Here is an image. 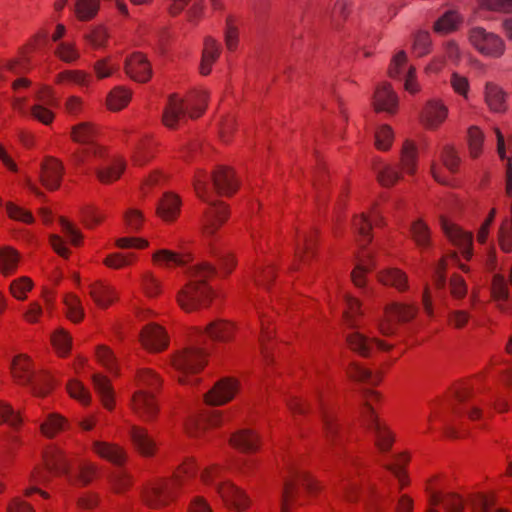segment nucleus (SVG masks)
Masks as SVG:
<instances>
[{"label":"nucleus","mask_w":512,"mask_h":512,"mask_svg":"<svg viewBox=\"0 0 512 512\" xmlns=\"http://www.w3.org/2000/svg\"><path fill=\"white\" fill-rule=\"evenodd\" d=\"M196 472L195 461L187 459L176 469L172 478L157 480L145 490V503L150 507L159 508L174 501L179 491H192L191 484Z\"/></svg>","instance_id":"obj_1"},{"label":"nucleus","mask_w":512,"mask_h":512,"mask_svg":"<svg viewBox=\"0 0 512 512\" xmlns=\"http://www.w3.org/2000/svg\"><path fill=\"white\" fill-rule=\"evenodd\" d=\"M216 273L215 267L207 262L190 266L187 270L189 282L177 293V303L186 312L207 307L212 301V289L208 284Z\"/></svg>","instance_id":"obj_2"},{"label":"nucleus","mask_w":512,"mask_h":512,"mask_svg":"<svg viewBox=\"0 0 512 512\" xmlns=\"http://www.w3.org/2000/svg\"><path fill=\"white\" fill-rule=\"evenodd\" d=\"M207 99L205 90H194L185 99L177 94L170 95L162 115L163 124L169 129H176L187 116L192 119L200 117L206 108Z\"/></svg>","instance_id":"obj_3"},{"label":"nucleus","mask_w":512,"mask_h":512,"mask_svg":"<svg viewBox=\"0 0 512 512\" xmlns=\"http://www.w3.org/2000/svg\"><path fill=\"white\" fill-rule=\"evenodd\" d=\"M337 495L347 503H356L359 499L363 502L364 512H383L387 507V501L383 494L373 486L362 487V483L356 479L352 471L346 472L337 488Z\"/></svg>","instance_id":"obj_4"},{"label":"nucleus","mask_w":512,"mask_h":512,"mask_svg":"<svg viewBox=\"0 0 512 512\" xmlns=\"http://www.w3.org/2000/svg\"><path fill=\"white\" fill-rule=\"evenodd\" d=\"M224 466L213 464L206 467L200 474L201 482L206 486H214L224 503L239 512L245 511L250 506L247 494L229 480H223Z\"/></svg>","instance_id":"obj_5"},{"label":"nucleus","mask_w":512,"mask_h":512,"mask_svg":"<svg viewBox=\"0 0 512 512\" xmlns=\"http://www.w3.org/2000/svg\"><path fill=\"white\" fill-rule=\"evenodd\" d=\"M303 491L314 496L320 491V486L308 472L300 467L290 466L284 482L281 512H290L294 505H304L306 501L302 496Z\"/></svg>","instance_id":"obj_6"},{"label":"nucleus","mask_w":512,"mask_h":512,"mask_svg":"<svg viewBox=\"0 0 512 512\" xmlns=\"http://www.w3.org/2000/svg\"><path fill=\"white\" fill-rule=\"evenodd\" d=\"M364 405L361 409V418L366 427L374 436L375 446L380 452H388L395 440L394 433L387 424L381 421L373 407V404L379 402L381 395L373 390H365L363 393Z\"/></svg>","instance_id":"obj_7"},{"label":"nucleus","mask_w":512,"mask_h":512,"mask_svg":"<svg viewBox=\"0 0 512 512\" xmlns=\"http://www.w3.org/2000/svg\"><path fill=\"white\" fill-rule=\"evenodd\" d=\"M96 135V128L90 122H82L72 127V140L82 145L71 156L75 166L84 165L92 158L103 156L104 149L95 142Z\"/></svg>","instance_id":"obj_8"},{"label":"nucleus","mask_w":512,"mask_h":512,"mask_svg":"<svg viewBox=\"0 0 512 512\" xmlns=\"http://www.w3.org/2000/svg\"><path fill=\"white\" fill-rule=\"evenodd\" d=\"M207 363V353L204 348L189 346L175 353L171 365L179 373L178 380L186 384V375L199 373Z\"/></svg>","instance_id":"obj_9"},{"label":"nucleus","mask_w":512,"mask_h":512,"mask_svg":"<svg viewBox=\"0 0 512 512\" xmlns=\"http://www.w3.org/2000/svg\"><path fill=\"white\" fill-rule=\"evenodd\" d=\"M417 314V308L412 305L392 303L385 308L384 318L378 322L379 332L391 336L397 330V323L412 320Z\"/></svg>","instance_id":"obj_10"},{"label":"nucleus","mask_w":512,"mask_h":512,"mask_svg":"<svg viewBox=\"0 0 512 512\" xmlns=\"http://www.w3.org/2000/svg\"><path fill=\"white\" fill-rule=\"evenodd\" d=\"M315 405L322 417L323 430L327 444L331 448L340 445L343 438L341 428L334 411L326 406L324 393L319 389L315 392Z\"/></svg>","instance_id":"obj_11"},{"label":"nucleus","mask_w":512,"mask_h":512,"mask_svg":"<svg viewBox=\"0 0 512 512\" xmlns=\"http://www.w3.org/2000/svg\"><path fill=\"white\" fill-rule=\"evenodd\" d=\"M234 332L235 327L232 323L225 320H216L208 324L204 331L198 327L192 328L189 338L192 344L202 343V339L206 336L214 341L228 342L233 338Z\"/></svg>","instance_id":"obj_12"},{"label":"nucleus","mask_w":512,"mask_h":512,"mask_svg":"<svg viewBox=\"0 0 512 512\" xmlns=\"http://www.w3.org/2000/svg\"><path fill=\"white\" fill-rule=\"evenodd\" d=\"M470 43L482 54L499 57L504 52L502 39L481 27L472 28L469 32Z\"/></svg>","instance_id":"obj_13"},{"label":"nucleus","mask_w":512,"mask_h":512,"mask_svg":"<svg viewBox=\"0 0 512 512\" xmlns=\"http://www.w3.org/2000/svg\"><path fill=\"white\" fill-rule=\"evenodd\" d=\"M435 479L430 480L427 485L429 493L430 508L427 512H462L464 508L463 499L454 493L441 494L433 487Z\"/></svg>","instance_id":"obj_14"},{"label":"nucleus","mask_w":512,"mask_h":512,"mask_svg":"<svg viewBox=\"0 0 512 512\" xmlns=\"http://www.w3.org/2000/svg\"><path fill=\"white\" fill-rule=\"evenodd\" d=\"M317 231L315 229L297 232L294 270H299L302 265L309 263L315 255Z\"/></svg>","instance_id":"obj_15"},{"label":"nucleus","mask_w":512,"mask_h":512,"mask_svg":"<svg viewBox=\"0 0 512 512\" xmlns=\"http://www.w3.org/2000/svg\"><path fill=\"white\" fill-rule=\"evenodd\" d=\"M346 340L349 348L362 357H370L376 350L388 351L392 348V345L385 341L369 338L360 332L348 334Z\"/></svg>","instance_id":"obj_16"},{"label":"nucleus","mask_w":512,"mask_h":512,"mask_svg":"<svg viewBox=\"0 0 512 512\" xmlns=\"http://www.w3.org/2000/svg\"><path fill=\"white\" fill-rule=\"evenodd\" d=\"M441 228L446 237L462 251L463 257L470 260L472 252L473 235L471 232L462 230L459 226L451 223L445 217L440 218Z\"/></svg>","instance_id":"obj_17"},{"label":"nucleus","mask_w":512,"mask_h":512,"mask_svg":"<svg viewBox=\"0 0 512 512\" xmlns=\"http://www.w3.org/2000/svg\"><path fill=\"white\" fill-rule=\"evenodd\" d=\"M238 391V383L231 378H223L205 394L208 405L220 406L231 401Z\"/></svg>","instance_id":"obj_18"},{"label":"nucleus","mask_w":512,"mask_h":512,"mask_svg":"<svg viewBox=\"0 0 512 512\" xmlns=\"http://www.w3.org/2000/svg\"><path fill=\"white\" fill-rule=\"evenodd\" d=\"M35 99L39 103H34V119H37L45 125L51 124L54 119L52 108L56 106V99L53 96L51 88L42 85L37 90V95L34 96V100Z\"/></svg>","instance_id":"obj_19"},{"label":"nucleus","mask_w":512,"mask_h":512,"mask_svg":"<svg viewBox=\"0 0 512 512\" xmlns=\"http://www.w3.org/2000/svg\"><path fill=\"white\" fill-rule=\"evenodd\" d=\"M453 395L457 402V404H454L452 407V413L454 415H460L465 412L471 420L481 418L482 410L477 405L469 403L472 396V389L467 384L457 385L454 388Z\"/></svg>","instance_id":"obj_20"},{"label":"nucleus","mask_w":512,"mask_h":512,"mask_svg":"<svg viewBox=\"0 0 512 512\" xmlns=\"http://www.w3.org/2000/svg\"><path fill=\"white\" fill-rule=\"evenodd\" d=\"M134 413L144 421H152L156 418L159 407L153 393L137 390L131 401Z\"/></svg>","instance_id":"obj_21"},{"label":"nucleus","mask_w":512,"mask_h":512,"mask_svg":"<svg viewBox=\"0 0 512 512\" xmlns=\"http://www.w3.org/2000/svg\"><path fill=\"white\" fill-rule=\"evenodd\" d=\"M141 344L148 350L159 352L167 348L169 339L164 328L155 323L144 326L140 333Z\"/></svg>","instance_id":"obj_22"},{"label":"nucleus","mask_w":512,"mask_h":512,"mask_svg":"<svg viewBox=\"0 0 512 512\" xmlns=\"http://www.w3.org/2000/svg\"><path fill=\"white\" fill-rule=\"evenodd\" d=\"M126 74L139 83H146L152 77L151 64L140 52L133 53L125 61Z\"/></svg>","instance_id":"obj_23"},{"label":"nucleus","mask_w":512,"mask_h":512,"mask_svg":"<svg viewBox=\"0 0 512 512\" xmlns=\"http://www.w3.org/2000/svg\"><path fill=\"white\" fill-rule=\"evenodd\" d=\"M64 174L62 162L54 157H47L41 164L40 181L42 185L51 191L60 187Z\"/></svg>","instance_id":"obj_24"},{"label":"nucleus","mask_w":512,"mask_h":512,"mask_svg":"<svg viewBox=\"0 0 512 512\" xmlns=\"http://www.w3.org/2000/svg\"><path fill=\"white\" fill-rule=\"evenodd\" d=\"M383 224V218L377 208V206H374L369 216L365 214H361L360 216H356L353 220V227L358 232L361 239L359 240L360 246L364 248L366 245H368L371 240L372 236L370 234V231L372 229V226H379Z\"/></svg>","instance_id":"obj_25"},{"label":"nucleus","mask_w":512,"mask_h":512,"mask_svg":"<svg viewBox=\"0 0 512 512\" xmlns=\"http://www.w3.org/2000/svg\"><path fill=\"white\" fill-rule=\"evenodd\" d=\"M228 206L221 201L211 202L203 217V230L213 235L228 219Z\"/></svg>","instance_id":"obj_26"},{"label":"nucleus","mask_w":512,"mask_h":512,"mask_svg":"<svg viewBox=\"0 0 512 512\" xmlns=\"http://www.w3.org/2000/svg\"><path fill=\"white\" fill-rule=\"evenodd\" d=\"M129 435L134 449L140 455L143 457H153L156 454L157 444L145 428L132 425Z\"/></svg>","instance_id":"obj_27"},{"label":"nucleus","mask_w":512,"mask_h":512,"mask_svg":"<svg viewBox=\"0 0 512 512\" xmlns=\"http://www.w3.org/2000/svg\"><path fill=\"white\" fill-rule=\"evenodd\" d=\"M229 444L243 453H255L260 448V438L255 431L243 428L231 434Z\"/></svg>","instance_id":"obj_28"},{"label":"nucleus","mask_w":512,"mask_h":512,"mask_svg":"<svg viewBox=\"0 0 512 512\" xmlns=\"http://www.w3.org/2000/svg\"><path fill=\"white\" fill-rule=\"evenodd\" d=\"M373 105L376 112H386L393 114L398 107V97L388 83H384L377 87L374 97Z\"/></svg>","instance_id":"obj_29"},{"label":"nucleus","mask_w":512,"mask_h":512,"mask_svg":"<svg viewBox=\"0 0 512 512\" xmlns=\"http://www.w3.org/2000/svg\"><path fill=\"white\" fill-rule=\"evenodd\" d=\"M213 186L218 195L231 196L238 189V182L235 179L234 171L226 167H218L213 175Z\"/></svg>","instance_id":"obj_30"},{"label":"nucleus","mask_w":512,"mask_h":512,"mask_svg":"<svg viewBox=\"0 0 512 512\" xmlns=\"http://www.w3.org/2000/svg\"><path fill=\"white\" fill-rule=\"evenodd\" d=\"M10 373L17 385H28L32 379V362L27 354L16 355L10 365Z\"/></svg>","instance_id":"obj_31"},{"label":"nucleus","mask_w":512,"mask_h":512,"mask_svg":"<svg viewBox=\"0 0 512 512\" xmlns=\"http://www.w3.org/2000/svg\"><path fill=\"white\" fill-rule=\"evenodd\" d=\"M448 109L440 101H429L421 116L422 123L429 129L438 128L447 118Z\"/></svg>","instance_id":"obj_32"},{"label":"nucleus","mask_w":512,"mask_h":512,"mask_svg":"<svg viewBox=\"0 0 512 512\" xmlns=\"http://www.w3.org/2000/svg\"><path fill=\"white\" fill-rule=\"evenodd\" d=\"M92 451L115 465H122L126 461V452L116 444L96 440L92 443Z\"/></svg>","instance_id":"obj_33"},{"label":"nucleus","mask_w":512,"mask_h":512,"mask_svg":"<svg viewBox=\"0 0 512 512\" xmlns=\"http://www.w3.org/2000/svg\"><path fill=\"white\" fill-rule=\"evenodd\" d=\"M43 460L47 469L56 474H67L69 471L68 461L58 447H47L43 454Z\"/></svg>","instance_id":"obj_34"},{"label":"nucleus","mask_w":512,"mask_h":512,"mask_svg":"<svg viewBox=\"0 0 512 512\" xmlns=\"http://www.w3.org/2000/svg\"><path fill=\"white\" fill-rule=\"evenodd\" d=\"M448 260L455 263L464 273H469L470 271L469 266L460 262L459 256L456 252H452L446 257H443L439 261L433 277V284L437 290L444 289L446 285V269Z\"/></svg>","instance_id":"obj_35"},{"label":"nucleus","mask_w":512,"mask_h":512,"mask_svg":"<svg viewBox=\"0 0 512 512\" xmlns=\"http://www.w3.org/2000/svg\"><path fill=\"white\" fill-rule=\"evenodd\" d=\"M89 294L96 305L101 308H107L117 299L115 289L100 281L90 286Z\"/></svg>","instance_id":"obj_36"},{"label":"nucleus","mask_w":512,"mask_h":512,"mask_svg":"<svg viewBox=\"0 0 512 512\" xmlns=\"http://www.w3.org/2000/svg\"><path fill=\"white\" fill-rule=\"evenodd\" d=\"M181 200L173 193H165L157 207L158 215L165 221H173L180 213Z\"/></svg>","instance_id":"obj_37"},{"label":"nucleus","mask_w":512,"mask_h":512,"mask_svg":"<svg viewBox=\"0 0 512 512\" xmlns=\"http://www.w3.org/2000/svg\"><path fill=\"white\" fill-rule=\"evenodd\" d=\"M373 256L370 252L362 251L358 256V262L351 273V279L356 287L362 288L366 283V274L374 268Z\"/></svg>","instance_id":"obj_38"},{"label":"nucleus","mask_w":512,"mask_h":512,"mask_svg":"<svg viewBox=\"0 0 512 512\" xmlns=\"http://www.w3.org/2000/svg\"><path fill=\"white\" fill-rule=\"evenodd\" d=\"M220 44L212 37H206L204 40V48L202 52V60L200 64V73L208 75L211 72L212 65L216 62L220 55Z\"/></svg>","instance_id":"obj_39"},{"label":"nucleus","mask_w":512,"mask_h":512,"mask_svg":"<svg viewBox=\"0 0 512 512\" xmlns=\"http://www.w3.org/2000/svg\"><path fill=\"white\" fill-rule=\"evenodd\" d=\"M125 167V160L122 158H115L110 164L96 170L97 179L102 184H111L121 177Z\"/></svg>","instance_id":"obj_40"},{"label":"nucleus","mask_w":512,"mask_h":512,"mask_svg":"<svg viewBox=\"0 0 512 512\" xmlns=\"http://www.w3.org/2000/svg\"><path fill=\"white\" fill-rule=\"evenodd\" d=\"M485 102L493 112H504L507 109L506 93L494 83L485 86Z\"/></svg>","instance_id":"obj_41"},{"label":"nucleus","mask_w":512,"mask_h":512,"mask_svg":"<svg viewBox=\"0 0 512 512\" xmlns=\"http://www.w3.org/2000/svg\"><path fill=\"white\" fill-rule=\"evenodd\" d=\"M410 457L406 453H399L395 455L391 462L386 463L384 467L392 473L398 480L399 489L402 490L409 484L408 476L405 472V466L409 462Z\"/></svg>","instance_id":"obj_42"},{"label":"nucleus","mask_w":512,"mask_h":512,"mask_svg":"<svg viewBox=\"0 0 512 512\" xmlns=\"http://www.w3.org/2000/svg\"><path fill=\"white\" fill-rule=\"evenodd\" d=\"M378 280L383 285L392 286L400 292L408 288V278L405 272L398 268H388L378 274Z\"/></svg>","instance_id":"obj_43"},{"label":"nucleus","mask_w":512,"mask_h":512,"mask_svg":"<svg viewBox=\"0 0 512 512\" xmlns=\"http://www.w3.org/2000/svg\"><path fill=\"white\" fill-rule=\"evenodd\" d=\"M153 262L168 268L175 266H184L188 264L192 257L190 254H177L170 250L162 249L153 254Z\"/></svg>","instance_id":"obj_44"},{"label":"nucleus","mask_w":512,"mask_h":512,"mask_svg":"<svg viewBox=\"0 0 512 512\" xmlns=\"http://www.w3.org/2000/svg\"><path fill=\"white\" fill-rule=\"evenodd\" d=\"M156 142L150 137L142 138L135 147L132 154L134 165L143 166L147 164L155 155Z\"/></svg>","instance_id":"obj_45"},{"label":"nucleus","mask_w":512,"mask_h":512,"mask_svg":"<svg viewBox=\"0 0 512 512\" xmlns=\"http://www.w3.org/2000/svg\"><path fill=\"white\" fill-rule=\"evenodd\" d=\"M92 380L103 406L108 410H112L114 408V392L109 379L101 374H94Z\"/></svg>","instance_id":"obj_46"},{"label":"nucleus","mask_w":512,"mask_h":512,"mask_svg":"<svg viewBox=\"0 0 512 512\" xmlns=\"http://www.w3.org/2000/svg\"><path fill=\"white\" fill-rule=\"evenodd\" d=\"M230 418L229 412H222L218 410H213L207 413L204 418L201 420L200 423H197V427L193 429L192 427L188 426L187 431L191 436L199 437L201 433L202 427L209 426V427H219L224 422H226Z\"/></svg>","instance_id":"obj_47"},{"label":"nucleus","mask_w":512,"mask_h":512,"mask_svg":"<svg viewBox=\"0 0 512 512\" xmlns=\"http://www.w3.org/2000/svg\"><path fill=\"white\" fill-rule=\"evenodd\" d=\"M410 234L417 247L421 250L428 249L431 246L430 229L422 219H418L411 224Z\"/></svg>","instance_id":"obj_48"},{"label":"nucleus","mask_w":512,"mask_h":512,"mask_svg":"<svg viewBox=\"0 0 512 512\" xmlns=\"http://www.w3.org/2000/svg\"><path fill=\"white\" fill-rule=\"evenodd\" d=\"M136 384L138 386V390L149 389V393H154L157 391L162 384V380L160 376L155 373L153 370L148 368L139 369L136 375Z\"/></svg>","instance_id":"obj_49"},{"label":"nucleus","mask_w":512,"mask_h":512,"mask_svg":"<svg viewBox=\"0 0 512 512\" xmlns=\"http://www.w3.org/2000/svg\"><path fill=\"white\" fill-rule=\"evenodd\" d=\"M251 278L255 285L269 289L270 283L275 278V269L270 263L258 262L251 272Z\"/></svg>","instance_id":"obj_50"},{"label":"nucleus","mask_w":512,"mask_h":512,"mask_svg":"<svg viewBox=\"0 0 512 512\" xmlns=\"http://www.w3.org/2000/svg\"><path fill=\"white\" fill-rule=\"evenodd\" d=\"M19 259V253L14 248H0V273L4 276L13 274L18 267Z\"/></svg>","instance_id":"obj_51"},{"label":"nucleus","mask_w":512,"mask_h":512,"mask_svg":"<svg viewBox=\"0 0 512 512\" xmlns=\"http://www.w3.org/2000/svg\"><path fill=\"white\" fill-rule=\"evenodd\" d=\"M401 169L409 174L413 175L417 169V148L416 146L410 142L405 141L403 144V148L401 151L400 158Z\"/></svg>","instance_id":"obj_52"},{"label":"nucleus","mask_w":512,"mask_h":512,"mask_svg":"<svg viewBox=\"0 0 512 512\" xmlns=\"http://www.w3.org/2000/svg\"><path fill=\"white\" fill-rule=\"evenodd\" d=\"M348 376L358 382L377 385L381 381L380 374H373L370 370L358 363H351L347 368Z\"/></svg>","instance_id":"obj_53"},{"label":"nucleus","mask_w":512,"mask_h":512,"mask_svg":"<svg viewBox=\"0 0 512 512\" xmlns=\"http://www.w3.org/2000/svg\"><path fill=\"white\" fill-rule=\"evenodd\" d=\"M100 7V0H77L74 12L78 20L90 21L93 19Z\"/></svg>","instance_id":"obj_54"},{"label":"nucleus","mask_w":512,"mask_h":512,"mask_svg":"<svg viewBox=\"0 0 512 512\" xmlns=\"http://www.w3.org/2000/svg\"><path fill=\"white\" fill-rule=\"evenodd\" d=\"M461 18L456 11L445 12L435 23L433 29L437 33L447 34L457 29Z\"/></svg>","instance_id":"obj_55"},{"label":"nucleus","mask_w":512,"mask_h":512,"mask_svg":"<svg viewBox=\"0 0 512 512\" xmlns=\"http://www.w3.org/2000/svg\"><path fill=\"white\" fill-rule=\"evenodd\" d=\"M377 180L384 187H391L400 179L399 172L391 165L377 163L374 165Z\"/></svg>","instance_id":"obj_56"},{"label":"nucleus","mask_w":512,"mask_h":512,"mask_svg":"<svg viewBox=\"0 0 512 512\" xmlns=\"http://www.w3.org/2000/svg\"><path fill=\"white\" fill-rule=\"evenodd\" d=\"M130 99V90L123 87H116L108 94L107 106L110 110L118 111L127 106Z\"/></svg>","instance_id":"obj_57"},{"label":"nucleus","mask_w":512,"mask_h":512,"mask_svg":"<svg viewBox=\"0 0 512 512\" xmlns=\"http://www.w3.org/2000/svg\"><path fill=\"white\" fill-rule=\"evenodd\" d=\"M92 76L81 70H66L57 75L59 83L71 82L82 87H88L92 82Z\"/></svg>","instance_id":"obj_58"},{"label":"nucleus","mask_w":512,"mask_h":512,"mask_svg":"<svg viewBox=\"0 0 512 512\" xmlns=\"http://www.w3.org/2000/svg\"><path fill=\"white\" fill-rule=\"evenodd\" d=\"M51 342L60 357H66L72 344L71 336L63 329L56 330L51 336Z\"/></svg>","instance_id":"obj_59"},{"label":"nucleus","mask_w":512,"mask_h":512,"mask_svg":"<svg viewBox=\"0 0 512 512\" xmlns=\"http://www.w3.org/2000/svg\"><path fill=\"white\" fill-rule=\"evenodd\" d=\"M96 357L98 362L103 367H105L110 373L117 374V360L114 356L113 351L109 347L105 345L98 346L96 349Z\"/></svg>","instance_id":"obj_60"},{"label":"nucleus","mask_w":512,"mask_h":512,"mask_svg":"<svg viewBox=\"0 0 512 512\" xmlns=\"http://www.w3.org/2000/svg\"><path fill=\"white\" fill-rule=\"evenodd\" d=\"M135 261V253H113L105 258L104 264L109 268L121 269L126 266L132 265Z\"/></svg>","instance_id":"obj_61"},{"label":"nucleus","mask_w":512,"mask_h":512,"mask_svg":"<svg viewBox=\"0 0 512 512\" xmlns=\"http://www.w3.org/2000/svg\"><path fill=\"white\" fill-rule=\"evenodd\" d=\"M346 309L344 311V318L347 325L350 327L357 326V317L362 315L361 304L358 299L346 295L345 296Z\"/></svg>","instance_id":"obj_62"},{"label":"nucleus","mask_w":512,"mask_h":512,"mask_svg":"<svg viewBox=\"0 0 512 512\" xmlns=\"http://www.w3.org/2000/svg\"><path fill=\"white\" fill-rule=\"evenodd\" d=\"M431 37L427 31H418L414 35L412 50L417 57H423L431 51Z\"/></svg>","instance_id":"obj_63"},{"label":"nucleus","mask_w":512,"mask_h":512,"mask_svg":"<svg viewBox=\"0 0 512 512\" xmlns=\"http://www.w3.org/2000/svg\"><path fill=\"white\" fill-rule=\"evenodd\" d=\"M31 290H32V280L26 276L15 279L10 284L11 295L20 301L27 299L28 293Z\"/></svg>","instance_id":"obj_64"}]
</instances>
